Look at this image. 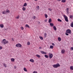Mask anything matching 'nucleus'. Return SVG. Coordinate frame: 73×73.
Instances as JSON below:
<instances>
[{
    "instance_id": "f257e3e1",
    "label": "nucleus",
    "mask_w": 73,
    "mask_h": 73,
    "mask_svg": "<svg viewBox=\"0 0 73 73\" xmlns=\"http://www.w3.org/2000/svg\"><path fill=\"white\" fill-rule=\"evenodd\" d=\"M1 43L2 44H4V45H5L7 44H8V43H9V42L7 40L6 41V39H3L2 41L1 42Z\"/></svg>"
},
{
    "instance_id": "f03ea898",
    "label": "nucleus",
    "mask_w": 73,
    "mask_h": 73,
    "mask_svg": "<svg viewBox=\"0 0 73 73\" xmlns=\"http://www.w3.org/2000/svg\"><path fill=\"white\" fill-rule=\"evenodd\" d=\"M60 66V64L58 63L56 64H54L53 65V66L55 68H58V67H59Z\"/></svg>"
},
{
    "instance_id": "7ed1b4c3",
    "label": "nucleus",
    "mask_w": 73,
    "mask_h": 73,
    "mask_svg": "<svg viewBox=\"0 0 73 73\" xmlns=\"http://www.w3.org/2000/svg\"><path fill=\"white\" fill-rule=\"evenodd\" d=\"M63 16L64 18H65V21H66V22H68V21H69V20H68V17L65 15H64Z\"/></svg>"
},
{
    "instance_id": "20e7f679",
    "label": "nucleus",
    "mask_w": 73,
    "mask_h": 73,
    "mask_svg": "<svg viewBox=\"0 0 73 73\" xmlns=\"http://www.w3.org/2000/svg\"><path fill=\"white\" fill-rule=\"evenodd\" d=\"M66 33H69V34H71V30L69 29H68L66 31Z\"/></svg>"
},
{
    "instance_id": "39448f33",
    "label": "nucleus",
    "mask_w": 73,
    "mask_h": 73,
    "mask_svg": "<svg viewBox=\"0 0 73 73\" xmlns=\"http://www.w3.org/2000/svg\"><path fill=\"white\" fill-rule=\"evenodd\" d=\"M49 55L50 58H52L53 57V54L52 53H49Z\"/></svg>"
},
{
    "instance_id": "423d86ee",
    "label": "nucleus",
    "mask_w": 73,
    "mask_h": 73,
    "mask_svg": "<svg viewBox=\"0 0 73 73\" xmlns=\"http://www.w3.org/2000/svg\"><path fill=\"white\" fill-rule=\"evenodd\" d=\"M16 47H21L22 46V45L20 44H17L16 45Z\"/></svg>"
},
{
    "instance_id": "0eeeda50",
    "label": "nucleus",
    "mask_w": 73,
    "mask_h": 73,
    "mask_svg": "<svg viewBox=\"0 0 73 73\" xmlns=\"http://www.w3.org/2000/svg\"><path fill=\"white\" fill-rule=\"evenodd\" d=\"M41 53L42 54H46V52H45L43 51H41Z\"/></svg>"
},
{
    "instance_id": "6e6552de",
    "label": "nucleus",
    "mask_w": 73,
    "mask_h": 73,
    "mask_svg": "<svg viewBox=\"0 0 73 73\" xmlns=\"http://www.w3.org/2000/svg\"><path fill=\"white\" fill-rule=\"evenodd\" d=\"M29 61L30 62H34V60L32 59H31Z\"/></svg>"
},
{
    "instance_id": "1a4fd4ad",
    "label": "nucleus",
    "mask_w": 73,
    "mask_h": 73,
    "mask_svg": "<svg viewBox=\"0 0 73 73\" xmlns=\"http://www.w3.org/2000/svg\"><path fill=\"white\" fill-rule=\"evenodd\" d=\"M50 26H51V27H53V26L54 25V24H53V23H50Z\"/></svg>"
},
{
    "instance_id": "9d476101",
    "label": "nucleus",
    "mask_w": 73,
    "mask_h": 73,
    "mask_svg": "<svg viewBox=\"0 0 73 73\" xmlns=\"http://www.w3.org/2000/svg\"><path fill=\"white\" fill-rule=\"evenodd\" d=\"M0 27L2 28H4V25L3 24H1Z\"/></svg>"
},
{
    "instance_id": "9b49d317",
    "label": "nucleus",
    "mask_w": 73,
    "mask_h": 73,
    "mask_svg": "<svg viewBox=\"0 0 73 73\" xmlns=\"http://www.w3.org/2000/svg\"><path fill=\"white\" fill-rule=\"evenodd\" d=\"M53 28L54 31H56V30H57V29L56 28V26H54L53 27Z\"/></svg>"
},
{
    "instance_id": "f8f14e48",
    "label": "nucleus",
    "mask_w": 73,
    "mask_h": 73,
    "mask_svg": "<svg viewBox=\"0 0 73 73\" xmlns=\"http://www.w3.org/2000/svg\"><path fill=\"white\" fill-rule=\"evenodd\" d=\"M25 27L26 28H30V27H29V25H27V24L25 25Z\"/></svg>"
},
{
    "instance_id": "ddd939ff",
    "label": "nucleus",
    "mask_w": 73,
    "mask_h": 73,
    "mask_svg": "<svg viewBox=\"0 0 73 73\" xmlns=\"http://www.w3.org/2000/svg\"><path fill=\"white\" fill-rule=\"evenodd\" d=\"M3 65L4 66L5 68H6L7 67V64H5V63L3 64Z\"/></svg>"
},
{
    "instance_id": "4468645a",
    "label": "nucleus",
    "mask_w": 73,
    "mask_h": 73,
    "mask_svg": "<svg viewBox=\"0 0 73 73\" xmlns=\"http://www.w3.org/2000/svg\"><path fill=\"white\" fill-rule=\"evenodd\" d=\"M11 61L12 62H15V59L13 58H11Z\"/></svg>"
},
{
    "instance_id": "2eb2a0df",
    "label": "nucleus",
    "mask_w": 73,
    "mask_h": 73,
    "mask_svg": "<svg viewBox=\"0 0 73 73\" xmlns=\"http://www.w3.org/2000/svg\"><path fill=\"white\" fill-rule=\"evenodd\" d=\"M67 13L68 14H69V8H67L66 9Z\"/></svg>"
},
{
    "instance_id": "dca6fc26",
    "label": "nucleus",
    "mask_w": 73,
    "mask_h": 73,
    "mask_svg": "<svg viewBox=\"0 0 73 73\" xmlns=\"http://www.w3.org/2000/svg\"><path fill=\"white\" fill-rule=\"evenodd\" d=\"M23 70L24 71H25V72H27V71H28L27 70V69L25 67L24 68H23Z\"/></svg>"
},
{
    "instance_id": "f3484780",
    "label": "nucleus",
    "mask_w": 73,
    "mask_h": 73,
    "mask_svg": "<svg viewBox=\"0 0 73 73\" xmlns=\"http://www.w3.org/2000/svg\"><path fill=\"white\" fill-rule=\"evenodd\" d=\"M51 22H52V19H50L48 21V23H50Z\"/></svg>"
},
{
    "instance_id": "a211bd4d",
    "label": "nucleus",
    "mask_w": 73,
    "mask_h": 73,
    "mask_svg": "<svg viewBox=\"0 0 73 73\" xmlns=\"http://www.w3.org/2000/svg\"><path fill=\"white\" fill-rule=\"evenodd\" d=\"M70 69H71V70H73V66H71L70 67Z\"/></svg>"
},
{
    "instance_id": "6ab92c4d",
    "label": "nucleus",
    "mask_w": 73,
    "mask_h": 73,
    "mask_svg": "<svg viewBox=\"0 0 73 73\" xmlns=\"http://www.w3.org/2000/svg\"><path fill=\"white\" fill-rule=\"evenodd\" d=\"M58 40L59 41H61V39L60 38V37H59L58 38Z\"/></svg>"
},
{
    "instance_id": "aec40b11",
    "label": "nucleus",
    "mask_w": 73,
    "mask_h": 73,
    "mask_svg": "<svg viewBox=\"0 0 73 73\" xmlns=\"http://www.w3.org/2000/svg\"><path fill=\"white\" fill-rule=\"evenodd\" d=\"M65 52V50H61V53H64Z\"/></svg>"
},
{
    "instance_id": "412c9836",
    "label": "nucleus",
    "mask_w": 73,
    "mask_h": 73,
    "mask_svg": "<svg viewBox=\"0 0 73 73\" xmlns=\"http://www.w3.org/2000/svg\"><path fill=\"white\" fill-rule=\"evenodd\" d=\"M57 20L58 21H59L60 22H62V20L59 19H58Z\"/></svg>"
},
{
    "instance_id": "4be33fe9",
    "label": "nucleus",
    "mask_w": 73,
    "mask_h": 73,
    "mask_svg": "<svg viewBox=\"0 0 73 73\" xmlns=\"http://www.w3.org/2000/svg\"><path fill=\"white\" fill-rule=\"evenodd\" d=\"M61 1L62 3H65L66 2V0H62Z\"/></svg>"
},
{
    "instance_id": "5701e85b",
    "label": "nucleus",
    "mask_w": 73,
    "mask_h": 73,
    "mask_svg": "<svg viewBox=\"0 0 73 73\" xmlns=\"http://www.w3.org/2000/svg\"><path fill=\"white\" fill-rule=\"evenodd\" d=\"M27 5V3H25L23 5V7H26Z\"/></svg>"
},
{
    "instance_id": "b1692460",
    "label": "nucleus",
    "mask_w": 73,
    "mask_h": 73,
    "mask_svg": "<svg viewBox=\"0 0 73 73\" xmlns=\"http://www.w3.org/2000/svg\"><path fill=\"white\" fill-rule=\"evenodd\" d=\"M50 49H53V46L50 45Z\"/></svg>"
},
{
    "instance_id": "393cba45",
    "label": "nucleus",
    "mask_w": 73,
    "mask_h": 73,
    "mask_svg": "<svg viewBox=\"0 0 73 73\" xmlns=\"http://www.w3.org/2000/svg\"><path fill=\"white\" fill-rule=\"evenodd\" d=\"M36 56H37V57H38V58H40V56L38 54H37L36 55Z\"/></svg>"
},
{
    "instance_id": "a878e982",
    "label": "nucleus",
    "mask_w": 73,
    "mask_h": 73,
    "mask_svg": "<svg viewBox=\"0 0 73 73\" xmlns=\"http://www.w3.org/2000/svg\"><path fill=\"white\" fill-rule=\"evenodd\" d=\"M44 57L46 58H48V56L47 55H46V54L44 55Z\"/></svg>"
},
{
    "instance_id": "bb28decb",
    "label": "nucleus",
    "mask_w": 73,
    "mask_h": 73,
    "mask_svg": "<svg viewBox=\"0 0 73 73\" xmlns=\"http://www.w3.org/2000/svg\"><path fill=\"white\" fill-rule=\"evenodd\" d=\"M39 38L41 40H43V38L42 36H39Z\"/></svg>"
},
{
    "instance_id": "cd10ccee",
    "label": "nucleus",
    "mask_w": 73,
    "mask_h": 73,
    "mask_svg": "<svg viewBox=\"0 0 73 73\" xmlns=\"http://www.w3.org/2000/svg\"><path fill=\"white\" fill-rule=\"evenodd\" d=\"M44 15L45 16V18H47L48 17V15H47L46 14H44Z\"/></svg>"
},
{
    "instance_id": "c85d7f7f",
    "label": "nucleus",
    "mask_w": 73,
    "mask_h": 73,
    "mask_svg": "<svg viewBox=\"0 0 73 73\" xmlns=\"http://www.w3.org/2000/svg\"><path fill=\"white\" fill-rule=\"evenodd\" d=\"M36 9L37 10H38V9H39V6H37L36 7Z\"/></svg>"
},
{
    "instance_id": "c756f323",
    "label": "nucleus",
    "mask_w": 73,
    "mask_h": 73,
    "mask_svg": "<svg viewBox=\"0 0 73 73\" xmlns=\"http://www.w3.org/2000/svg\"><path fill=\"white\" fill-rule=\"evenodd\" d=\"M6 13H9V11L8 10H7L6 11Z\"/></svg>"
},
{
    "instance_id": "7c9ffc66",
    "label": "nucleus",
    "mask_w": 73,
    "mask_h": 73,
    "mask_svg": "<svg viewBox=\"0 0 73 73\" xmlns=\"http://www.w3.org/2000/svg\"><path fill=\"white\" fill-rule=\"evenodd\" d=\"M73 16L72 15H71L70 16V19H72L73 18Z\"/></svg>"
},
{
    "instance_id": "2f4dec72",
    "label": "nucleus",
    "mask_w": 73,
    "mask_h": 73,
    "mask_svg": "<svg viewBox=\"0 0 73 73\" xmlns=\"http://www.w3.org/2000/svg\"><path fill=\"white\" fill-rule=\"evenodd\" d=\"M70 26L71 27H73V22L71 23Z\"/></svg>"
},
{
    "instance_id": "473e14b6",
    "label": "nucleus",
    "mask_w": 73,
    "mask_h": 73,
    "mask_svg": "<svg viewBox=\"0 0 73 73\" xmlns=\"http://www.w3.org/2000/svg\"><path fill=\"white\" fill-rule=\"evenodd\" d=\"M6 11H3V12H2V13H3V14H5V13H6Z\"/></svg>"
},
{
    "instance_id": "72a5a7b5",
    "label": "nucleus",
    "mask_w": 73,
    "mask_h": 73,
    "mask_svg": "<svg viewBox=\"0 0 73 73\" xmlns=\"http://www.w3.org/2000/svg\"><path fill=\"white\" fill-rule=\"evenodd\" d=\"M25 7H23V11H25Z\"/></svg>"
},
{
    "instance_id": "f704fd0d",
    "label": "nucleus",
    "mask_w": 73,
    "mask_h": 73,
    "mask_svg": "<svg viewBox=\"0 0 73 73\" xmlns=\"http://www.w3.org/2000/svg\"><path fill=\"white\" fill-rule=\"evenodd\" d=\"M19 15H18V17H16V19H19Z\"/></svg>"
},
{
    "instance_id": "c9c22d12",
    "label": "nucleus",
    "mask_w": 73,
    "mask_h": 73,
    "mask_svg": "<svg viewBox=\"0 0 73 73\" xmlns=\"http://www.w3.org/2000/svg\"><path fill=\"white\" fill-rule=\"evenodd\" d=\"M27 44L28 45H30V42H27Z\"/></svg>"
},
{
    "instance_id": "e433bc0d",
    "label": "nucleus",
    "mask_w": 73,
    "mask_h": 73,
    "mask_svg": "<svg viewBox=\"0 0 73 73\" xmlns=\"http://www.w3.org/2000/svg\"><path fill=\"white\" fill-rule=\"evenodd\" d=\"M48 11H52V9H50V8H49L48 9Z\"/></svg>"
},
{
    "instance_id": "4c0bfd02",
    "label": "nucleus",
    "mask_w": 73,
    "mask_h": 73,
    "mask_svg": "<svg viewBox=\"0 0 73 73\" xmlns=\"http://www.w3.org/2000/svg\"><path fill=\"white\" fill-rule=\"evenodd\" d=\"M21 29L22 30H24V28L23 27H21Z\"/></svg>"
},
{
    "instance_id": "58836bf2",
    "label": "nucleus",
    "mask_w": 73,
    "mask_h": 73,
    "mask_svg": "<svg viewBox=\"0 0 73 73\" xmlns=\"http://www.w3.org/2000/svg\"><path fill=\"white\" fill-rule=\"evenodd\" d=\"M36 16H33V19H36Z\"/></svg>"
},
{
    "instance_id": "ea45409f",
    "label": "nucleus",
    "mask_w": 73,
    "mask_h": 73,
    "mask_svg": "<svg viewBox=\"0 0 73 73\" xmlns=\"http://www.w3.org/2000/svg\"><path fill=\"white\" fill-rule=\"evenodd\" d=\"M65 34L66 35V36H68V35H69V34L67 33H66Z\"/></svg>"
},
{
    "instance_id": "a19ab883",
    "label": "nucleus",
    "mask_w": 73,
    "mask_h": 73,
    "mask_svg": "<svg viewBox=\"0 0 73 73\" xmlns=\"http://www.w3.org/2000/svg\"><path fill=\"white\" fill-rule=\"evenodd\" d=\"M2 49V46H0V50H1V49Z\"/></svg>"
},
{
    "instance_id": "79ce46f5",
    "label": "nucleus",
    "mask_w": 73,
    "mask_h": 73,
    "mask_svg": "<svg viewBox=\"0 0 73 73\" xmlns=\"http://www.w3.org/2000/svg\"><path fill=\"white\" fill-rule=\"evenodd\" d=\"M70 49H71V50H73V47H71Z\"/></svg>"
},
{
    "instance_id": "37998d69",
    "label": "nucleus",
    "mask_w": 73,
    "mask_h": 73,
    "mask_svg": "<svg viewBox=\"0 0 73 73\" xmlns=\"http://www.w3.org/2000/svg\"><path fill=\"white\" fill-rule=\"evenodd\" d=\"M33 73H37V72L36 71H34L33 72Z\"/></svg>"
},
{
    "instance_id": "c03bdc74",
    "label": "nucleus",
    "mask_w": 73,
    "mask_h": 73,
    "mask_svg": "<svg viewBox=\"0 0 73 73\" xmlns=\"http://www.w3.org/2000/svg\"><path fill=\"white\" fill-rule=\"evenodd\" d=\"M52 45H53V46L54 45V43H52Z\"/></svg>"
},
{
    "instance_id": "a18cd8bd",
    "label": "nucleus",
    "mask_w": 73,
    "mask_h": 73,
    "mask_svg": "<svg viewBox=\"0 0 73 73\" xmlns=\"http://www.w3.org/2000/svg\"><path fill=\"white\" fill-rule=\"evenodd\" d=\"M11 39L12 41H14V39H13V38H12Z\"/></svg>"
},
{
    "instance_id": "49530a36",
    "label": "nucleus",
    "mask_w": 73,
    "mask_h": 73,
    "mask_svg": "<svg viewBox=\"0 0 73 73\" xmlns=\"http://www.w3.org/2000/svg\"><path fill=\"white\" fill-rule=\"evenodd\" d=\"M39 49H42V47H40L39 48Z\"/></svg>"
},
{
    "instance_id": "de8ad7c7",
    "label": "nucleus",
    "mask_w": 73,
    "mask_h": 73,
    "mask_svg": "<svg viewBox=\"0 0 73 73\" xmlns=\"http://www.w3.org/2000/svg\"><path fill=\"white\" fill-rule=\"evenodd\" d=\"M47 21V20L46 19L44 20L45 22H46Z\"/></svg>"
},
{
    "instance_id": "09e8293b",
    "label": "nucleus",
    "mask_w": 73,
    "mask_h": 73,
    "mask_svg": "<svg viewBox=\"0 0 73 73\" xmlns=\"http://www.w3.org/2000/svg\"><path fill=\"white\" fill-rule=\"evenodd\" d=\"M44 36H46V33H45L44 34Z\"/></svg>"
},
{
    "instance_id": "8fccbe9b",
    "label": "nucleus",
    "mask_w": 73,
    "mask_h": 73,
    "mask_svg": "<svg viewBox=\"0 0 73 73\" xmlns=\"http://www.w3.org/2000/svg\"><path fill=\"white\" fill-rule=\"evenodd\" d=\"M14 68H15V69H16V66H15Z\"/></svg>"
},
{
    "instance_id": "3c124183",
    "label": "nucleus",
    "mask_w": 73,
    "mask_h": 73,
    "mask_svg": "<svg viewBox=\"0 0 73 73\" xmlns=\"http://www.w3.org/2000/svg\"><path fill=\"white\" fill-rule=\"evenodd\" d=\"M40 22H38V24H40Z\"/></svg>"
},
{
    "instance_id": "603ef678",
    "label": "nucleus",
    "mask_w": 73,
    "mask_h": 73,
    "mask_svg": "<svg viewBox=\"0 0 73 73\" xmlns=\"http://www.w3.org/2000/svg\"><path fill=\"white\" fill-rule=\"evenodd\" d=\"M46 37V36L44 35V37Z\"/></svg>"
},
{
    "instance_id": "864d4df0",
    "label": "nucleus",
    "mask_w": 73,
    "mask_h": 73,
    "mask_svg": "<svg viewBox=\"0 0 73 73\" xmlns=\"http://www.w3.org/2000/svg\"><path fill=\"white\" fill-rule=\"evenodd\" d=\"M27 0V1H29V0Z\"/></svg>"
},
{
    "instance_id": "5fc2aeb1",
    "label": "nucleus",
    "mask_w": 73,
    "mask_h": 73,
    "mask_svg": "<svg viewBox=\"0 0 73 73\" xmlns=\"http://www.w3.org/2000/svg\"><path fill=\"white\" fill-rule=\"evenodd\" d=\"M35 1H37L38 0H34Z\"/></svg>"
},
{
    "instance_id": "6e6d98bb",
    "label": "nucleus",
    "mask_w": 73,
    "mask_h": 73,
    "mask_svg": "<svg viewBox=\"0 0 73 73\" xmlns=\"http://www.w3.org/2000/svg\"><path fill=\"white\" fill-rule=\"evenodd\" d=\"M7 28L6 29H5V30H7Z\"/></svg>"
}]
</instances>
